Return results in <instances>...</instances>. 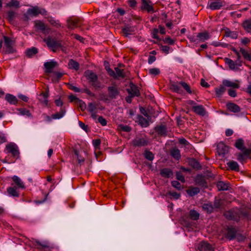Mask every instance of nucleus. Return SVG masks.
Here are the masks:
<instances>
[{
  "label": "nucleus",
  "mask_w": 251,
  "mask_h": 251,
  "mask_svg": "<svg viewBox=\"0 0 251 251\" xmlns=\"http://www.w3.org/2000/svg\"><path fill=\"white\" fill-rule=\"evenodd\" d=\"M98 121L102 126L106 125L107 122L106 120L102 117H99Z\"/></svg>",
  "instance_id": "56"
},
{
  "label": "nucleus",
  "mask_w": 251,
  "mask_h": 251,
  "mask_svg": "<svg viewBox=\"0 0 251 251\" xmlns=\"http://www.w3.org/2000/svg\"><path fill=\"white\" fill-rule=\"evenodd\" d=\"M9 5L10 6L18 7L19 6V2L16 0H11L9 3Z\"/></svg>",
  "instance_id": "54"
},
{
  "label": "nucleus",
  "mask_w": 251,
  "mask_h": 251,
  "mask_svg": "<svg viewBox=\"0 0 251 251\" xmlns=\"http://www.w3.org/2000/svg\"><path fill=\"white\" fill-rule=\"evenodd\" d=\"M18 97L25 102L27 101L28 100V98L27 96L21 94H18Z\"/></svg>",
  "instance_id": "59"
},
{
  "label": "nucleus",
  "mask_w": 251,
  "mask_h": 251,
  "mask_svg": "<svg viewBox=\"0 0 251 251\" xmlns=\"http://www.w3.org/2000/svg\"><path fill=\"white\" fill-rule=\"evenodd\" d=\"M18 114L22 116H30L29 111L25 108H21L18 110Z\"/></svg>",
  "instance_id": "36"
},
{
  "label": "nucleus",
  "mask_w": 251,
  "mask_h": 251,
  "mask_svg": "<svg viewBox=\"0 0 251 251\" xmlns=\"http://www.w3.org/2000/svg\"><path fill=\"white\" fill-rule=\"evenodd\" d=\"M135 31V28L133 27L129 26L128 25L126 26L123 29V31L126 36H128L132 34Z\"/></svg>",
  "instance_id": "24"
},
{
  "label": "nucleus",
  "mask_w": 251,
  "mask_h": 251,
  "mask_svg": "<svg viewBox=\"0 0 251 251\" xmlns=\"http://www.w3.org/2000/svg\"><path fill=\"white\" fill-rule=\"evenodd\" d=\"M190 104L192 105V108L194 111L201 116H204L205 114V110L201 105H196L194 101H190Z\"/></svg>",
  "instance_id": "8"
},
{
  "label": "nucleus",
  "mask_w": 251,
  "mask_h": 251,
  "mask_svg": "<svg viewBox=\"0 0 251 251\" xmlns=\"http://www.w3.org/2000/svg\"><path fill=\"white\" fill-rule=\"evenodd\" d=\"M243 26L247 31L251 33V20L245 21L243 24Z\"/></svg>",
  "instance_id": "34"
},
{
  "label": "nucleus",
  "mask_w": 251,
  "mask_h": 251,
  "mask_svg": "<svg viewBox=\"0 0 251 251\" xmlns=\"http://www.w3.org/2000/svg\"><path fill=\"white\" fill-rule=\"evenodd\" d=\"M7 192L9 194V195L13 197H18L19 194L17 192L15 188L13 187H9L7 188Z\"/></svg>",
  "instance_id": "39"
},
{
  "label": "nucleus",
  "mask_w": 251,
  "mask_h": 251,
  "mask_svg": "<svg viewBox=\"0 0 251 251\" xmlns=\"http://www.w3.org/2000/svg\"><path fill=\"white\" fill-rule=\"evenodd\" d=\"M69 88L75 92H80V89L73 84H70Z\"/></svg>",
  "instance_id": "57"
},
{
  "label": "nucleus",
  "mask_w": 251,
  "mask_h": 251,
  "mask_svg": "<svg viewBox=\"0 0 251 251\" xmlns=\"http://www.w3.org/2000/svg\"><path fill=\"white\" fill-rule=\"evenodd\" d=\"M68 26L70 29H73L77 25L78 20L76 18L71 19L68 20Z\"/></svg>",
  "instance_id": "26"
},
{
  "label": "nucleus",
  "mask_w": 251,
  "mask_h": 251,
  "mask_svg": "<svg viewBox=\"0 0 251 251\" xmlns=\"http://www.w3.org/2000/svg\"><path fill=\"white\" fill-rule=\"evenodd\" d=\"M12 179L17 185V188L21 189L25 188L24 182L19 176H14L12 177Z\"/></svg>",
  "instance_id": "19"
},
{
  "label": "nucleus",
  "mask_w": 251,
  "mask_h": 251,
  "mask_svg": "<svg viewBox=\"0 0 251 251\" xmlns=\"http://www.w3.org/2000/svg\"><path fill=\"white\" fill-rule=\"evenodd\" d=\"M66 113V111L64 108H61L59 112L52 114L51 117L48 116L47 117V120L49 122H50L52 119L53 120H58L62 118H63Z\"/></svg>",
  "instance_id": "11"
},
{
  "label": "nucleus",
  "mask_w": 251,
  "mask_h": 251,
  "mask_svg": "<svg viewBox=\"0 0 251 251\" xmlns=\"http://www.w3.org/2000/svg\"><path fill=\"white\" fill-rule=\"evenodd\" d=\"M145 157L146 159H148L149 160L151 161L154 158V155L151 151H146L145 152Z\"/></svg>",
  "instance_id": "49"
},
{
  "label": "nucleus",
  "mask_w": 251,
  "mask_h": 251,
  "mask_svg": "<svg viewBox=\"0 0 251 251\" xmlns=\"http://www.w3.org/2000/svg\"><path fill=\"white\" fill-rule=\"evenodd\" d=\"M5 52L7 53H11L14 51L12 46L11 40L6 36H4Z\"/></svg>",
  "instance_id": "9"
},
{
  "label": "nucleus",
  "mask_w": 251,
  "mask_h": 251,
  "mask_svg": "<svg viewBox=\"0 0 251 251\" xmlns=\"http://www.w3.org/2000/svg\"><path fill=\"white\" fill-rule=\"evenodd\" d=\"M57 63L56 61L50 60L45 62L44 66L45 68V72L47 73H50L52 72L53 69L57 66Z\"/></svg>",
  "instance_id": "12"
},
{
  "label": "nucleus",
  "mask_w": 251,
  "mask_h": 251,
  "mask_svg": "<svg viewBox=\"0 0 251 251\" xmlns=\"http://www.w3.org/2000/svg\"><path fill=\"white\" fill-rule=\"evenodd\" d=\"M228 95L233 98H235L236 96V92L234 90L229 89L228 91Z\"/></svg>",
  "instance_id": "58"
},
{
  "label": "nucleus",
  "mask_w": 251,
  "mask_h": 251,
  "mask_svg": "<svg viewBox=\"0 0 251 251\" xmlns=\"http://www.w3.org/2000/svg\"><path fill=\"white\" fill-rule=\"evenodd\" d=\"M200 251H214L212 247L206 242H201L198 246Z\"/></svg>",
  "instance_id": "13"
},
{
  "label": "nucleus",
  "mask_w": 251,
  "mask_h": 251,
  "mask_svg": "<svg viewBox=\"0 0 251 251\" xmlns=\"http://www.w3.org/2000/svg\"><path fill=\"white\" fill-rule=\"evenodd\" d=\"M227 108L234 113L238 112L240 110V107L235 103H229L226 104Z\"/></svg>",
  "instance_id": "23"
},
{
  "label": "nucleus",
  "mask_w": 251,
  "mask_h": 251,
  "mask_svg": "<svg viewBox=\"0 0 251 251\" xmlns=\"http://www.w3.org/2000/svg\"><path fill=\"white\" fill-rule=\"evenodd\" d=\"M47 11L43 8H40L38 7L35 6L31 8H29L25 16L26 17L27 16H37L39 14H42L43 15H45L46 14Z\"/></svg>",
  "instance_id": "3"
},
{
  "label": "nucleus",
  "mask_w": 251,
  "mask_h": 251,
  "mask_svg": "<svg viewBox=\"0 0 251 251\" xmlns=\"http://www.w3.org/2000/svg\"><path fill=\"white\" fill-rule=\"evenodd\" d=\"M101 141L100 139H96L93 141V145L95 149V150H97L99 148L100 145V144Z\"/></svg>",
  "instance_id": "50"
},
{
  "label": "nucleus",
  "mask_w": 251,
  "mask_h": 251,
  "mask_svg": "<svg viewBox=\"0 0 251 251\" xmlns=\"http://www.w3.org/2000/svg\"><path fill=\"white\" fill-rule=\"evenodd\" d=\"M240 51L245 59H246L248 60H249V61H251V53H249L248 51H247L245 49H243L242 48L240 49Z\"/></svg>",
  "instance_id": "37"
},
{
  "label": "nucleus",
  "mask_w": 251,
  "mask_h": 251,
  "mask_svg": "<svg viewBox=\"0 0 251 251\" xmlns=\"http://www.w3.org/2000/svg\"><path fill=\"white\" fill-rule=\"evenodd\" d=\"M171 154L177 160H178L181 156L179 151L176 148H174L171 151Z\"/></svg>",
  "instance_id": "28"
},
{
  "label": "nucleus",
  "mask_w": 251,
  "mask_h": 251,
  "mask_svg": "<svg viewBox=\"0 0 251 251\" xmlns=\"http://www.w3.org/2000/svg\"><path fill=\"white\" fill-rule=\"evenodd\" d=\"M68 66L70 69H74L75 70H77L79 69V64L73 59L69 61Z\"/></svg>",
  "instance_id": "30"
},
{
  "label": "nucleus",
  "mask_w": 251,
  "mask_h": 251,
  "mask_svg": "<svg viewBox=\"0 0 251 251\" xmlns=\"http://www.w3.org/2000/svg\"><path fill=\"white\" fill-rule=\"evenodd\" d=\"M36 243L38 245L40 246L41 247H38V249H41V248H47L48 247V243L46 241L39 242L36 241Z\"/></svg>",
  "instance_id": "51"
},
{
  "label": "nucleus",
  "mask_w": 251,
  "mask_h": 251,
  "mask_svg": "<svg viewBox=\"0 0 251 251\" xmlns=\"http://www.w3.org/2000/svg\"><path fill=\"white\" fill-rule=\"evenodd\" d=\"M200 192V189L198 187H192L187 190V194L190 196H193Z\"/></svg>",
  "instance_id": "29"
},
{
  "label": "nucleus",
  "mask_w": 251,
  "mask_h": 251,
  "mask_svg": "<svg viewBox=\"0 0 251 251\" xmlns=\"http://www.w3.org/2000/svg\"><path fill=\"white\" fill-rule=\"evenodd\" d=\"M180 84L177 83H173L171 85V89L174 92L180 93L181 92Z\"/></svg>",
  "instance_id": "31"
},
{
  "label": "nucleus",
  "mask_w": 251,
  "mask_h": 251,
  "mask_svg": "<svg viewBox=\"0 0 251 251\" xmlns=\"http://www.w3.org/2000/svg\"><path fill=\"white\" fill-rule=\"evenodd\" d=\"M48 21L53 26L59 27H61V24L58 20H56L53 18H48Z\"/></svg>",
  "instance_id": "33"
},
{
  "label": "nucleus",
  "mask_w": 251,
  "mask_h": 251,
  "mask_svg": "<svg viewBox=\"0 0 251 251\" xmlns=\"http://www.w3.org/2000/svg\"><path fill=\"white\" fill-rule=\"evenodd\" d=\"M44 41L46 42L47 46L53 50H54L61 46V44L59 41L51 38L45 39Z\"/></svg>",
  "instance_id": "6"
},
{
  "label": "nucleus",
  "mask_w": 251,
  "mask_h": 251,
  "mask_svg": "<svg viewBox=\"0 0 251 251\" xmlns=\"http://www.w3.org/2000/svg\"><path fill=\"white\" fill-rule=\"evenodd\" d=\"M6 153L12 154L13 157H18L19 151L18 146L14 143H10L6 145L4 151Z\"/></svg>",
  "instance_id": "2"
},
{
  "label": "nucleus",
  "mask_w": 251,
  "mask_h": 251,
  "mask_svg": "<svg viewBox=\"0 0 251 251\" xmlns=\"http://www.w3.org/2000/svg\"><path fill=\"white\" fill-rule=\"evenodd\" d=\"M138 122L139 124L143 127H147L148 126V121L143 116H139L138 117Z\"/></svg>",
  "instance_id": "35"
},
{
  "label": "nucleus",
  "mask_w": 251,
  "mask_h": 251,
  "mask_svg": "<svg viewBox=\"0 0 251 251\" xmlns=\"http://www.w3.org/2000/svg\"><path fill=\"white\" fill-rule=\"evenodd\" d=\"M223 5L224 1L221 0H210L207 4V7L213 10L219 9Z\"/></svg>",
  "instance_id": "5"
},
{
  "label": "nucleus",
  "mask_w": 251,
  "mask_h": 251,
  "mask_svg": "<svg viewBox=\"0 0 251 251\" xmlns=\"http://www.w3.org/2000/svg\"><path fill=\"white\" fill-rule=\"evenodd\" d=\"M235 147L240 150H244L243 141L242 139L238 140L235 143Z\"/></svg>",
  "instance_id": "45"
},
{
  "label": "nucleus",
  "mask_w": 251,
  "mask_h": 251,
  "mask_svg": "<svg viewBox=\"0 0 251 251\" xmlns=\"http://www.w3.org/2000/svg\"><path fill=\"white\" fill-rule=\"evenodd\" d=\"M222 83L224 86L232 88H238L240 86L239 81L237 80L231 81L225 79L223 80Z\"/></svg>",
  "instance_id": "10"
},
{
  "label": "nucleus",
  "mask_w": 251,
  "mask_h": 251,
  "mask_svg": "<svg viewBox=\"0 0 251 251\" xmlns=\"http://www.w3.org/2000/svg\"><path fill=\"white\" fill-rule=\"evenodd\" d=\"M87 110L89 112H93L97 111L96 105L93 102L89 103L87 107Z\"/></svg>",
  "instance_id": "43"
},
{
  "label": "nucleus",
  "mask_w": 251,
  "mask_h": 251,
  "mask_svg": "<svg viewBox=\"0 0 251 251\" xmlns=\"http://www.w3.org/2000/svg\"><path fill=\"white\" fill-rule=\"evenodd\" d=\"M156 60V57L153 55L149 56L148 58V63L149 64H151L153 63Z\"/></svg>",
  "instance_id": "64"
},
{
  "label": "nucleus",
  "mask_w": 251,
  "mask_h": 251,
  "mask_svg": "<svg viewBox=\"0 0 251 251\" xmlns=\"http://www.w3.org/2000/svg\"><path fill=\"white\" fill-rule=\"evenodd\" d=\"M109 96L112 98H115L119 94V91L116 86H109L108 88Z\"/></svg>",
  "instance_id": "18"
},
{
  "label": "nucleus",
  "mask_w": 251,
  "mask_h": 251,
  "mask_svg": "<svg viewBox=\"0 0 251 251\" xmlns=\"http://www.w3.org/2000/svg\"><path fill=\"white\" fill-rule=\"evenodd\" d=\"M34 27L36 30L40 31L45 35L48 34L50 32V28L47 26L43 22L39 20L34 22Z\"/></svg>",
  "instance_id": "4"
},
{
  "label": "nucleus",
  "mask_w": 251,
  "mask_h": 251,
  "mask_svg": "<svg viewBox=\"0 0 251 251\" xmlns=\"http://www.w3.org/2000/svg\"><path fill=\"white\" fill-rule=\"evenodd\" d=\"M5 100L11 104H16L18 102L17 98L13 95L7 94L5 96Z\"/></svg>",
  "instance_id": "22"
},
{
  "label": "nucleus",
  "mask_w": 251,
  "mask_h": 251,
  "mask_svg": "<svg viewBox=\"0 0 251 251\" xmlns=\"http://www.w3.org/2000/svg\"><path fill=\"white\" fill-rule=\"evenodd\" d=\"M149 73L150 74H151V75H156L160 74V71L158 68H154L150 69L149 70Z\"/></svg>",
  "instance_id": "47"
},
{
  "label": "nucleus",
  "mask_w": 251,
  "mask_h": 251,
  "mask_svg": "<svg viewBox=\"0 0 251 251\" xmlns=\"http://www.w3.org/2000/svg\"><path fill=\"white\" fill-rule=\"evenodd\" d=\"M190 216L193 220H196L199 218V214L196 211L192 210L190 211Z\"/></svg>",
  "instance_id": "44"
},
{
  "label": "nucleus",
  "mask_w": 251,
  "mask_h": 251,
  "mask_svg": "<svg viewBox=\"0 0 251 251\" xmlns=\"http://www.w3.org/2000/svg\"><path fill=\"white\" fill-rule=\"evenodd\" d=\"M210 38L209 33L208 32H203L199 33L196 36V38L194 37L191 38L193 42H196L198 40L201 42H203L208 40Z\"/></svg>",
  "instance_id": "7"
},
{
  "label": "nucleus",
  "mask_w": 251,
  "mask_h": 251,
  "mask_svg": "<svg viewBox=\"0 0 251 251\" xmlns=\"http://www.w3.org/2000/svg\"><path fill=\"white\" fill-rule=\"evenodd\" d=\"M129 94L131 97L139 96L140 95L139 90L138 87L131 83L130 84V88L128 89Z\"/></svg>",
  "instance_id": "15"
},
{
  "label": "nucleus",
  "mask_w": 251,
  "mask_h": 251,
  "mask_svg": "<svg viewBox=\"0 0 251 251\" xmlns=\"http://www.w3.org/2000/svg\"><path fill=\"white\" fill-rule=\"evenodd\" d=\"M180 85H181L182 87H183L184 88V89H185V90L188 93H192L189 85L186 83H185L184 82H181L180 83Z\"/></svg>",
  "instance_id": "52"
},
{
  "label": "nucleus",
  "mask_w": 251,
  "mask_h": 251,
  "mask_svg": "<svg viewBox=\"0 0 251 251\" xmlns=\"http://www.w3.org/2000/svg\"><path fill=\"white\" fill-rule=\"evenodd\" d=\"M158 131L160 134L162 135L165 134L166 131L165 127L164 126H159L158 128Z\"/></svg>",
  "instance_id": "61"
},
{
  "label": "nucleus",
  "mask_w": 251,
  "mask_h": 251,
  "mask_svg": "<svg viewBox=\"0 0 251 251\" xmlns=\"http://www.w3.org/2000/svg\"><path fill=\"white\" fill-rule=\"evenodd\" d=\"M242 153H238L236 154L237 160L241 163H243V161L248 158L250 155V151L249 150H245L244 151H242Z\"/></svg>",
  "instance_id": "14"
},
{
  "label": "nucleus",
  "mask_w": 251,
  "mask_h": 251,
  "mask_svg": "<svg viewBox=\"0 0 251 251\" xmlns=\"http://www.w3.org/2000/svg\"><path fill=\"white\" fill-rule=\"evenodd\" d=\"M227 236L230 240L232 239L235 236V231L234 229H229L227 232Z\"/></svg>",
  "instance_id": "48"
},
{
  "label": "nucleus",
  "mask_w": 251,
  "mask_h": 251,
  "mask_svg": "<svg viewBox=\"0 0 251 251\" xmlns=\"http://www.w3.org/2000/svg\"><path fill=\"white\" fill-rule=\"evenodd\" d=\"M172 185L174 187L176 188L178 190H180L181 189V184L177 181H173L172 182Z\"/></svg>",
  "instance_id": "53"
},
{
  "label": "nucleus",
  "mask_w": 251,
  "mask_h": 251,
  "mask_svg": "<svg viewBox=\"0 0 251 251\" xmlns=\"http://www.w3.org/2000/svg\"><path fill=\"white\" fill-rule=\"evenodd\" d=\"M227 164L231 170L235 171L239 170V165L236 162L231 161L228 162Z\"/></svg>",
  "instance_id": "32"
},
{
  "label": "nucleus",
  "mask_w": 251,
  "mask_h": 251,
  "mask_svg": "<svg viewBox=\"0 0 251 251\" xmlns=\"http://www.w3.org/2000/svg\"><path fill=\"white\" fill-rule=\"evenodd\" d=\"M142 8L147 10L148 12H154V11L151 2L146 0H142Z\"/></svg>",
  "instance_id": "17"
},
{
  "label": "nucleus",
  "mask_w": 251,
  "mask_h": 251,
  "mask_svg": "<svg viewBox=\"0 0 251 251\" xmlns=\"http://www.w3.org/2000/svg\"><path fill=\"white\" fill-rule=\"evenodd\" d=\"M217 187L219 191L227 190L229 188V183L224 181H220L217 182Z\"/></svg>",
  "instance_id": "21"
},
{
  "label": "nucleus",
  "mask_w": 251,
  "mask_h": 251,
  "mask_svg": "<svg viewBox=\"0 0 251 251\" xmlns=\"http://www.w3.org/2000/svg\"><path fill=\"white\" fill-rule=\"evenodd\" d=\"M115 75L113 76H119V77H124V74L123 70L119 69L118 68H115Z\"/></svg>",
  "instance_id": "46"
},
{
  "label": "nucleus",
  "mask_w": 251,
  "mask_h": 251,
  "mask_svg": "<svg viewBox=\"0 0 251 251\" xmlns=\"http://www.w3.org/2000/svg\"><path fill=\"white\" fill-rule=\"evenodd\" d=\"M160 174L163 177L169 178L173 175V172L169 169L164 168L161 170Z\"/></svg>",
  "instance_id": "25"
},
{
  "label": "nucleus",
  "mask_w": 251,
  "mask_h": 251,
  "mask_svg": "<svg viewBox=\"0 0 251 251\" xmlns=\"http://www.w3.org/2000/svg\"><path fill=\"white\" fill-rule=\"evenodd\" d=\"M40 96L42 97L41 99H40L41 102L45 105L47 106L48 104V94L47 93H43Z\"/></svg>",
  "instance_id": "40"
},
{
  "label": "nucleus",
  "mask_w": 251,
  "mask_h": 251,
  "mask_svg": "<svg viewBox=\"0 0 251 251\" xmlns=\"http://www.w3.org/2000/svg\"><path fill=\"white\" fill-rule=\"evenodd\" d=\"M225 62L226 64L228 66L230 69L232 70H236L238 69L239 66H241L240 63L237 64V63H235L233 60L229 58H226Z\"/></svg>",
  "instance_id": "16"
},
{
  "label": "nucleus",
  "mask_w": 251,
  "mask_h": 251,
  "mask_svg": "<svg viewBox=\"0 0 251 251\" xmlns=\"http://www.w3.org/2000/svg\"><path fill=\"white\" fill-rule=\"evenodd\" d=\"M158 32V29H154L152 32V37L154 39H158L159 38L157 36V33Z\"/></svg>",
  "instance_id": "63"
},
{
  "label": "nucleus",
  "mask_w": 251,
  "mask_h": 251,
  "mask_svg": "<svg viewBox=\"0 0 251 251\" xmlns=\"http://www.w3.org/2000/svg\"><path fill=\"white\" fill-rule=\"evenodd\" d=\"M226 36L232 39H236L238 37V33L236 31L227 30L226 32Z\"/></svg>",
  "instance_id": "42"
},
{
  "label": "nucleus",
  "mask_w": 251,
  "mask_h": 251,
  "mask_svg": "<svg viewBox=\"0 0 251 251\" xmlns=\"http://www.w3.org/2000/svg\"><path fill=\"white\" fill-rule=\"evenodd\" d=\"M78 124H79V126L82 129H83L85 131H87V129H88V126H87L85 125L83 123H82L81 122H80V121L78 122Z\"/></svg>",
  "instance_id": "62"
},
{
  "label": "nucleus",
  "mask_w": 251,
  "mask_h": 251,
  "mask_svg": "<svg viewBox=\"0 0 251 251\" xmlns=\"http://www.w3.org/2000/svg\"><path fill=\"white\" fill-rule=\"evenodd\" d=\"M135 146H141L146 144V141L142 138H136L133 141Z\"/></svg>",
  "instance_id": "38"
},
{
  "label": "nucleus",
  "mask_w": 251,
  "mask_h": 251,
  "mask_svg": "<svg viewBox=\"0 0 251 251\" xmlns=\"http://www.w3.org/2000/svg\"><path fill=\"white\" fill-rule=\"evenodd\" d=\"M226 91V88L224 85H221L219 87L215 88L216 96L218 97H221Z\"/></svg>",
  "instance_id": "27"
},
{
  "label": "nucleus",
  "mask_w": 251,
  "mask_h": 251,
  "mask_svg": "<svg viewBox=\"0 0 251 251\" xmlns=\"http://www.w3.org/2000/svg\"><path fill=\"white\" fill-rule=\"evenodd\" d=\"M84 76L91 85L96 88L102 87L101 83L98 80L97 75L90 70H87L84 73Z\"/></svg>",
  "instance_id": "1"
},
{
  "label": "nucleus",
  "mask_w": 251,
  "mask_h": 251,
  "mask_svg": "<svg viewBox=\"0 0 251 251\" xmlns=\"http://www.w3.org/2000/svg\"><path fill=\"white\" fill-rule=\"evenodd\" d=\"M161 50L165 52L166 54L169 53V50H170V47L167 46H162L161 47Z\"/></svg>",
  "instance_id": "60"
},
{
  "label": "nucleus",
  "mask_w": 251,
  "mask_h": 251,
  "mask_svg": "<svg viewBox=\"0 0 251 251\" xmlns=\"http://www.w3.org/2000/svg\"><path fill=\"white\" fill-rule=\"evenodd\" d=\"M176 178L178 180H179L182 182L185 181L184 177L180 173L177 172L176 174Z\"/></svg>",
  "instance_id": "55"
},
{
  "label": "nucleus",
  "mask_w": 251,
  "mask_h": 251,
  "mask_svg": "<svg viewBox=\"0 0 251 251\" xmlns=\"http://www.w3.org/2000/svg\"><path fill=\"white\" fill-rule=\"evenodd\" d=\"M217 150L219 154L224 155L228 151V147L222 143L219 144L217 146Z\"/></svg>",
  "instance_id": "20"
},
{
  "label": "nucleus",
  "mask_w": 251,
  "mask_h": 251,
  "mask_svg": "<svg viewBox=\"0 0 251 251\" xmlns=\"http://www.w3.org/2000/svg\"><path fill=\"white\" fill-rule=\"evenodd\" d=\"M37 52V50L35 48H32L26 50V55L29 57H32Z\"/></svg>",
  "instance_id": "41"
}]
</instances>
